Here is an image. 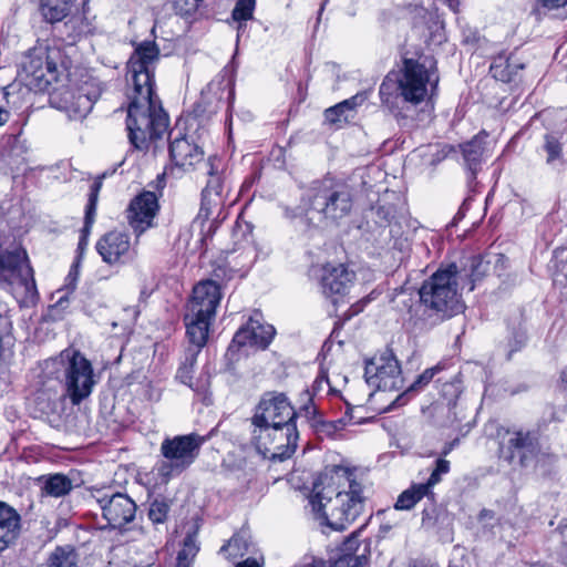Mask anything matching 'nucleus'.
Here are the masks:
<instances>
[{"mask_svg":"<svg viewBox=\"0 0 567 567\" xmlns=\"http://www.w3.org/2000/svg\"><path fill=\"white\" fill-rule=\"evenodd\" d=\"M204 0H175L176 13L182 17H192L197 12Z\"/></svg>","mask_w":567,"mask_h":567,"instance_id":"obj_51","label":"nucleus"},{"mask_svg":"<svg viewBox=\"0 0 567 567\" xmlns=\"http://www.w3.org/2000/svg\"><path fill=\"white\" fill-rule=\"evenodd\" d=\"M210 434L199 435L195 432L166 437L161 444L163 461L156 464V473L162 482L179 476L198 457L202 446Z\"/></svg>","mask_w":567,"mask_h":567,"instance_id":"obj_9","label":"nucleus"},{"mask_svg":"<svg viewBox=\"0 0 567 567\" xmlns=\"http://www.w3.org/2000/svg\"><path fill=\"white\" fill-rule=\"evenodd\" d=\"M230 172L224 159L217 155L207 158V182L200 193V207L196 220L204 224L215 212H220L230 195Z\"/></svg>","mask_w":567,"mask_h":567,"instance_id":"obj_10","label":"nucleus"},{"mask_svg":"<svg viewBox=\"0 0 567 567\" xmlns=\"http://www.w3.org/2000/svg\"><path fill=\"white\" fill-rule=\"evenodd\" d=\"M554 258L556 268L554 284L567 287V249H556Z\"/></svg>","mask_w":567,"mask_h":567,"instance_id":"obj_44","label":"nucleus"},{"mask_svg":"<svg viewBox=\"0 0 567 567\" xmlns=\"http://www.w3.org/2000/svg\"><path fill=\"white\" fill-rule=\"evenodd\" d=\"M226 75H217L215 80L207 84V92H214L216 89L221 90L223 92L227 90V112L230 113L233 109V103L235 100V83L231 79H225Z\"/></svg>","mask_w":567,"mask_h":567,"instance_id":"obj_40","label":"nucleus"},{"mask_svg":"<svg viewBox=\"0 0 567 567\" xmlns=\"http://www.w3.org/2000/svg\"><path fill=\"white\" fill-rule=\"evenodd\" d=\"M172 508V501L164 496H156L150 501L147 508V519L151 523L155 534L162 536L168 532L167 523Z\"/></svg>","mask_w":567,"mask_h":567,"instance_id":"obj_32","label":"nucleus"},{"mask_svg":"<svg viewBox=\"0 0 567 567\" xmlns=\"http://www.w3.org/2000/svg\"><path fill=\"white\" fill-rule=\"evenodd\" d=\"M193 558L177 554L176 567H190Z\"/></svg>","mask_w":567,"mask_h":567,"instance_id":"obj_64","label":"nucleus"},{"mask_svg":"<svg viewBox=\"0 0 567 567\" xmlns=\"http://www.w3.org/2000/svg\"><path fill=\"white\" fill-rule=\"evenodd\" d=\"M460 443L458 439H454L453 441L446 442L441 451V456L445 457L449 455Z\"/></svg>","mask_w":567,"mask_h":567,"instance_id":"obj_63","label":"nucleus"},{"mask_svg":"<svg viewBox=\"0 0 567 567\" xmlns=\"http://www.w3.org/2000/svg\"><path fill=\"white\" fill-rule=\"evenodd\" d=\"M369 94V91L358 92L353 96L327 109L324 111V120L330 124L348 122L355 109L368 100Z\"/></svg>","mask_w":567,"mask_h":567,"instance_id":"obj_31","label":"nucleus"},{"mask_svg":"<svg viewBox=\"0 0 567 567\" xmlns=\"http://www.w3.org/2000/svg\"><path fill=\"white\" fill-rule=\"evenodd\" d=\"M68 303H69V299L66 297H61L54 305H52L50 307V312H51V316L54 318V319H59L61 318L58 312L60 310H64L66 307H68Z\"/></svg>","mask_w":567,"mask_h":567,"instance_id":"obj_59","label":"nucleus"},{"mask_svg":"<svg viewBox=\"0 0 567 567\" xmlns=\"http://www.w3.org/2000/svg\"><path fill=\"white\" fill-rule=\"evenodd\" d=\"M507 433V441L499 443V458L509 465L528 467L536 463L542 452L539 430H517Z\"/></svg>","mask_w":567,"mask_h":567,"instance_id":"obj_12","label":"nucleus"},{"mask_svg":"<svg viewBox=\"0 0 567 567\" xmlns=\"http://www.w3.org/2000/svg\"><path fill=\"white\" fill-rule=\"evenodd\" d=\"M81 264L82 262H80V260H73V262L70 267L69 274L65 277V288L69 291H74V289L76 287V282H78L79 275H80Z\"/></svg>","mask_w":567,"mask_h":567,"instance_id":"obj_55","label":"nucleus"},{"mask_svg":"<svg viewBox=\"0 0 567 567\" xmlns=\"http://www.w3.org/2000/svg\"><path fill=\"white\" fill-rule=\"evenodd\" d=\"M450 470V461L445 460L444 457H439L434 462V468L431 472L429 478L422 484L429 489L430 493H434L433 487L442 481L443 475H446Z\"/></svg>","mask_w":567,"mask_h":567,"instance_id":"obj_43","label":"nucleus"},{"mask_svg":"<svg viewBox=\"0 0 567 567\" xmlns=\"http://www.w3.org/2000/svg\"><path fill=\"white\" fill-rule=\"evenodd\" d=\"M462 391L463 386L460 374L441 384L440 398L430 406L433 416H445L444 421L439 422L440 425H446L456 419L454 409Z\"/></svg>","mask_w":567,"mask_h":567,"instance_id":"obj_24","label":"nucleus"},{"mask_svg":"<svg viewBox=\"0 0 567 567\" xmlns=\"http://www.w3.org/2000/svg\"><path fill=\"white\" fill-rule=\"evenodd\" d=\"M507 343L508 352L506 359L511 360L514 353L522 351L528 342L527 328L522 319L509 322L507 324Z\"/></svg>","mask_w":567,"mask_h":567,"instance_id":"obj_37","label":"nucleus"},{"mask_svg":"<svg viewBox=\"0 0 567 567\" xmlns=\"http://www.w3.org/2000/svg\"><path fill=\"white\" fill-rule=\"evenodd\" d=\"M20 534V514L8 503L0 501V553L13 545Z\"/></svg>","mask_w":567,"mask_h":567,"instance_id":"obj_25","label":"nucleus"},{"mask_svg":"<svg viewBox=\"0 0 567 567\" xmlns=\"http://www.w3.org/2000/svg\"><path fill=\"white\" fill-rule=\"evenodd\" d=\"M444 369V365L437 363L432 368L425 369L415 381L401 394H399L395 400H393L388 406L382 409L380 413H386L394 410L398 406L405 405L412 396L416 393L421 392L434 378L435 374L441 372Z\"/></svg>","mask_w":567,"mask_h":567,"instance_id":"obj_30","label":"nucleus"},{"mask_svg":"<svg viewBox=\"0 0 567 567\" xmlns=\"http://www.w3.org/2000/svg\"><path fill=\"white\" fill-rule=\"evenodd\" d=\"M524 68L525 64L514 54L501 53L493 59L489 73L497 81L511 83Z\"/></svg>","mask_w":567,"mask_h":567,"instance_id":"obj_29","label":"nucleus"},{"mask_svg":"<svg viewBox=\"0 0 567 567\" xmlns=\"http://www.w3.org/2000/svg\"><path fill=\"white\" fill-rule=\"evenodd\" d=\"M89 240L79 238L78 247H76V256L74 260H80L82 262L84 252L87 248Z\"/></svg>","mask_w":567,"mask_h":567,"instance_id":"obj_62","label":"nucleus"},{"mask_svg":"<svg viewBox=\"0 0 567 567\" xmlns=\"http://www.w3.org/2000/svg\"><path fill=\"white\" fill-rule=\"evenodd\" d=\"M422 156L424 159L429 157V165L436 166L447 157V152L444 148H440L439 146H435V151L432 152V146H429L427 151L423 153Z\"/></svg>","mask_w":567,"mask_h":567,"instance_id":"obj_54","label":"nucleus"},{"mask_svg":"<svg viewBox=\"0 0 567 567\" xmlns=\"http://www.w3.org/2000/svg\"><path fill=\"white\" fill-rule=\"evenodd\" d=\"M470 205H471L470 198H465L463 200V203L461 204L458 210L456 212V214L454 215V217L452 218V220L447 225V227H455V226H457V224L465 217L466 213L468 212Z\"/></svg>","mask_w":567,"mask_h":567,"instance_id":"obj_57","label":"nucleus"},{"mask_svg":"<svg viewBox=\"0 0 567 567\" xmlns=\"http://www.w3.org/2000/svg\"><path fill=\"white\" fill-rule=\"evenodd\" d=\"M346 424L344 417L336 421H324L319 416L318 420H315L313 426L318 432L330 435L343 429Z\"/></svg>","mask_w":567,"mask_h":567,"instance_id":"obj_49","label":"nucleus"},{"mask_svg":"<svg viewBox=\"0 0 567 567\" xmlns=\"http://www.w3.org/2000/svg\"><path fill=\"white\" fill-rule=\"evenodd\" d=\"M161 51L154 40L136 44L127 61L126 131L130 144L145 151L151 141L159 140L169 124L167 113L156 94L155 69Z\"/></svg>","mask_w":567,"mask_h":567,"instance_id":"obj_1","label":"nucleus"},{"mask_svg":"<svg viewBox=\"0 0 567 567\" xmlns=\"http://www.w3.org/2000/svg\"><path fill=\"white\" fill-rule=\"evenodd\" d=\"M275 334L276 329L274 326L264 323L255 317H250L235 333L227 349V353L235 352L243 347L266 350L270 346Z\"/></svg>","mask_w":567,"mask_h":567,"instance_id":"obj_19","label":"nucleus"},{"mask_svg":"<svg viewBox=\"0 0 567 567\" xmlns=\"http://www.w3.org/2000/svg\"><path fill=\"white\" fill-rule=\"evenodd\" d=\"M460 274L457 264H442L431 276L424 279L417 290L423 316L431 324H439L465 310L462 293L458 291Z\"/></svg>","mask_w":567,"mask_h":567,"instance_id":"obj_4","label":"nucleus"},{"mask_svg":"<svg viewBox=\"0 0 567 567\" xmlns=\"http://www.w3.org/2000/svg\"><path fill=\"white\" fill-rule=\"evenodd\" d=\"M255 439L262 441L264 445L269 444L272 449V461L289 460L296 452L299 442L297 420L274 423L265 429L257 430Z\"/></svg>","mask_w":567,"mask_h":567,"instance_id":"obj_16","label":"nucleus"},{"mask_svg":"<svg viewBox=\"0 0 567 567\" xmlns=\"http://www.w3.org/2000/svg\"><path fill=\"white\" fill-rule=\"evenodd\" d=\"M297 419L298 412L284 392L268 391L261 395L250 419L255 427L252 433L256 434L257 430L268 427L274 423Z\"/></svg>","mask_w":567,"mask_h":567,"instance_id":"obj_14","label":"nucleus"},{"mask_svg":"<svg viewBox=\"0 0 567 567\" xmlns=\"http://www.w3.org/2000/svg\"><path fill=\"white\" fill-rule=\"evenodd\" d=\"M41 484V492L45 496L60 498L73 489L72 480L62 473L41 475L37 478Z\"/></svg>","mask_w":567,"mask_h":567,"instance_id":"obj_34","label":"nucleus"},{"mask_svg":"<svg viewBox=\"0 0 567 567\" xmlns=\"http://www.w3.org/2000/svg\"><path fill=\"white\" fill-rule=\"evenodd\" d=\"M424 497L433 501L435 493H430L422 483H413L398 496L394 508L396 511H410Z\"/></svg>","mask_w":567,"mask_h":567,"instance_id":"obj_36","label":"nucleus"},{"mask_svg":"<svg viewBox=\"0 0 567 567\" xmlns=\"http://www.w3.org/2000/svg\"><path fill=\"white\" fill-rule=\"evenodd\" d=\"M264 565V557H260V559L248 557L245 560L236 563L235 567H262Z\"/></svg>","mask_w":567,"mask_h":567,"instance_id":"obj_61","label":"nucleus"},{"mask_svg":"<svg viewBox=\"0 0 567 567\" xmlns=\"http://www.w3.org/2000/svg\"><path fill=\"white\" fill-rule=\"evenodd\" d=\"M306 393L308 395H310L308 390L306 391ZM300 410L305 411L306 416L311 419L313 422H315V420H318L317 419V416H318V409L315 405L313 400H312L311 396H309L308 402L306 404H303Z\"/></svg>","mask_w":567,"mask_h":567,"instance_id":"obj_58","label":"nucleus"},{"mask_svg":"<svg viewBox=\"0 0 567 567\" xmlns=\"http://www.w3.org/2000/svg\"><path fill=\"white\" fill-rule=\"evenodd\" d=\"M138 238L132 244L131 236L121 230H110L95 243V250L102 261L110 267H123L133 264L138 256Z\"/></svg>","mask_w":567,"mask_h":567,"instance_id":"obj_15","label":"nucleus"},{"mask_svg":"<svg viewBox=\"0 0 567 567\" xmlns=\"http://www.w3.org/2000/svg\"><path fill=\"white\" fill-rule=\"evenodd\" d=\"M332 472L341 475L349 484L348 491H338L331 481L333 476L321 474L313 483L309 504L317 518L322 519L333 530L347 529L363 512L365 498L362 485L352 478L353 473L344 467L334 466Z\"/></svg>","mask_w":567,"mask_h":567,"instance_id":"obj_3","label":"nucleus"},{"mask_svg":"<svg viewBox=\"0 0 567 567\" xmlns=\"http://www.w3.org/2000/svg\"><path fill=\"white\" fill-rule=\"evenodd\" d=\"M198 550H199V546L196 540V532H193V533L186 534V536L184 537V540H183V547L177 554H181L183 556L190 557L194 559V557L197 555Z\"/></svg>","mask_w":567,"mask_h":567,"instance_id":"obj_53","label":"nucleus"},{"mask_svg":"<svg viewBox=\"0 0 567 567\" xmlns=\"http://www.w3.org/2000/svg\"><path fill=\"white\" fill-rule=\"evenodd\" d=\"M370 542L364 540L362 551L351 556L350 558H338L334 567H364L368 564L365 553L368 551Z\"/></svg>","mask_w":567,"mask_h":567,"instance_id":"obj_46","label":"nucleus"},{"mask_svg":"<svg viewBox=\"0 0 567 567\" xmlns=\"http://www.w3.org/2000/svg\"><path fill=\"white\" fill-rule=\"evenodd\" d=\"M250 265L241 266L239 269L230 267L227 262L218 264L213 269V276L221 281H228L234 278L235 274L241 271L240 277H244L249 270Z\"/></svg>","mask_w":567,"mask_h":567,"instance_id":"obj_47","label":"nucleus"},{"mask_svg":"<svg viewBox=\"0 0 567 567\" xmlns=\"http://www.w3.org/2000/svg\"><path fill=\"white\" fill-rule=\"evenodd\" d=\"M351 272L343 264H326L321 267L319 287L324 298L329 299L334 306L349 292L353 281Z\"/></svg>","mask_w":567,"mask_h":567,"instance_id":"obj_18","label":"nucleus"},{"mask_svg":"<svg viewBox=\"0 0 567 567\" xmlns=\"http://www.w3.org/2000/svg\"><path fill=\"white\" fill-rule=\"evenodd\" d=\"M45 567H79V553L72 545H59L48 555Z\"/></svg>","mask_w":567,"mask_h":567,"instance_id":"obj_38","label":"nucleus"},{"mask_svg":"<svg viewBox=\"0 0 567 567\" xmlns=\"http://www.w3.org/2000/svg\"><path fill=\"white\" fill-rule=\"evenodd\" d=\"M101 92H85L84 87H80L71 94L72 101L66 105V110H72L79 116H85L93 107L94 102L99 99Z\"/></svg>","mask_w":567,"mask_h":567,"instance_id":"obj_39","label":"nucleus"},{"mask_svg":"<svg viewBox=\"0 0 567 567\" xmlns=\"http://www.w3.org/2000/svg\"><path fill=\"white\" fill-rule=\"evenodd\" d=\"M256 8V0H237L231 11V18L234 21L239 22V29H241V22H246L254 17Z\"/></svg>","mask_w":567,"mask_h":567,"instance_id":"obj_42","label":"nucleus"},{"mask_svg":"<svg viewBox=\"0 0 567 567\" xmlns=\"http://www.w3.org/2000/svg\"><path fill=\"white\" fill-rule=\"evenodd\" d=\"M544 148L547 153V163H553L561 157L563 146L556 135H545Z\"/></svg>","mask_w":567,"mask_h":567,"instance_id":"obj_48","label":"nucleus"},{"mask_svg":"<svg viewBox=\"0 0 567 567\" xmlns=\"http://www.w3.org/2000/svg\"><path fill=\"white\" fill-rule=\"evenodd\" d=\"M76 0H38V11L49 25L50 35L60 45H74L83 37L94 32L93 20L87 17V2L83 1L82 11L72 13Z\"/></svg>","mask_w":567,"mask_h":567,"instance_id":"obj_6","label":"nucleus"},{"mask_svg":"<svg viewBox=\"0 0 567 567\" xmlns=\"http://www.w3.org/2000/svg\"><path fill=\"white\" fill-rule=\"evenodd\" d=\"M371 212L375 215L374 223L380 227H385L391 224L396 214V208L391 203L378 202L371 207Z\"/></svg>","mask_w":567,"mask_h":567,"instance_id":"obj_41","label":"nucleus"},{"mask_svg":"<svg viewBox=\"0 0 567 567\" xmlns=\"http://www.w3.org/2000/svg\"><path fill=\"white\" fill-rule=\"evenodd\" d=\"M214 318L206 316H198V313L190 312L184 316L186 326V336L190 343L189 347L203 349L208 340L209 327Z\"/></svg>","mask_w":567,"mask_h":567,"instance_id":"obj_28","label":"nucleus"},{"mask_svg":"<svg viewBox=\"0 0 567 567\" xmlns=\"http://www.w3.org/2000/svg\"><path fill=\"white\" fill-rule=\"evenodd\" d=\"M158 210V198L151 190H143L130 202L126 219L136 238L156 226L155 217Z\"/></svg>","mask_w":567,"mask_h":567,"instance_id":"obj_17","label":"nucleus"},{"mask_svg":"<svg viewBox=\"0 0 567 567\" xmlns=\"http://www.w3.org/2000/svg\"><path fill=\"white\" fill-rule=\"evenodd\" d=\"M193 372H184V379H181L183 383L187 384L190 389H193L194 391L196 392H200V393H206L207 391V386L209 384V380L208 378L206 379H198L196 381V383H192V379H193V375H192Z\"/></svg>","mask_w":567,"mask_h":567,"instance_id":"obj_56","label":"nucleus"},{"mask_svg":"<svg viewBox=\"0 0 567 567\" xmlns=\"http://www.w3.org/2000/svg\"><path fill=\"white\" fill-rule=\"evenodd\" d=\"M90 498L99 505L110 529L126 530V525L135 519L137 505L126 493L91 488Z\"/></svg>","mask_w":567,"mask_h":567,"instance_id":"obj_11","label":"nucleus"},{"mask_svg":"<svg viewBox=\"0 0 567 567\" xmlns=\"http://www.w3.org/2000/svg\"><path fill=\"white\" fill-rule=\"evenodd\" d=\"M254 551L255 543L250 528L247 525H244L239 530L235 532L231 538L219 549V553L224 554L230 560L244 557Z\"/></svg>","mask_w":567,"mask_h":567,"instance_id":"obj_27","label":"nucleus"},{"mask_svg":"<svg viewBox=\"0 0 567 567\" xmlns=\"http://www.w3.org/2000/svg\"><path fill=\"white\" fill-rule=\"evenodd\" d=\"M168 136V154L176 167L189 169L204 159L203 147L178 127L172 130Z\"/></svg>","mask_w":567,"mask_h":567,"instance_id":"obj_21","label":"nucleus"},{"mask_svg":"<svg viewBox=\"0 0 567 567\" xmlns=\"http://www.w3.org/2000/svg\"><path fill=\"white\" fill-rule=\"evenodd\" d=\"M365 526L363 524L360 529L353 532L342 544L340 548V556L338 558H350L351 556L360 553L361 547L363 548L364 542L359 540L361 529Z\"/></svg>","mask_w":567,"mask_h":567,"instance_id":"obj_45","label":"nucleus"},{"mask_svg":"<svg viewBox=\"0 0 567 567\" xmlns=\"http://www.w3.org/2000/svg\"><path fill=\"white\" fill-rule=\"evenodd\" d=\"M220 300L221 289L216 280H202L193 289L189 311L198 313V316L215 318Z\"/></svg>","mask_w":567,"mask_h":567,"instance_id":"obj_22","label":"nucleus"},{"mask_svg":"<svg viewBox=\"0 0 567 567\" xmlns=\"http://www.w3.org/2000/svg\"><path fill=\"white\" fill-rule=\"evenodd\" d=\"M488 262H484L481 256H470L462 266L457 265V272L460 274L461 289L467 288L473 291L477 281H480L488 271Z\"/></svg>","mask_w":567,"mask_h":567,"instance_id":"obj_26","label":"nucleus"},{"mask_svg":"<svg viewBox=\"0 0 567 567\" xmlns=\"http://www.w3.org/2000/svg\"><path fill=\"white\" fill-rule=\"evenodd\" d=\"M301 203L309 226H336L350 215L353 206L349 186L331 177L313 181Z\"/></svg>","mask_w":567,"mask_h":567,"instance_id":"obj_5","label":"nucleus"},{"mask_svg":"<svg viewBox=\"0 0 567 567\" xmlns=\"http://www.w3.org/2000/svg\"><path fill=\"white\" fill-rule=\"evenodd\" d=\"M450 525V517L446 512L439 508L434 499L422 511L421 527L425 532L441 535L444 526Z\"/></svg>","mask_w":567,"mask_h":567,"instance_id":"obj_35","label":"nucleus"},{"mask_svg":"<svg viewBox=\"0 0 567 567\" xmlns=\"http://www.w3.org/2000/svg\"><path fill=\"white\" fill-rule=\"evenodd\" d=\"M285 215L286 217L290 218V219H293V218H301L306 221V216H305V210H303V205L302 203L300 202V205L296 208H286L285 209Z\"/></svg>","mask_w":567,"mask_h":567,"instance_id":"obj_60","label":"nucleus"},{"mask_svg":"<svg viewBox=\"0 0 567 567\" xmlns=\"http://www.w3.org/2000/svg\"><path fill=\"white\" fill-rule=\"evenodd\" d=\"M567 6V0H535L533 12L535 14L547 13Z\"/></svg>","mask_w":567,"mask_h":567,"instance_id":"obj_52","label":"nucleus"},{"mask_svg":"<svg viewBox=\"0 0 567 567\" xmlns=\"http://www.w3.org/2000/svg\"><path fill=\"white\" fill-rule=\"evenodd\" d=\"M200 351H202V349L194 348V347H188L186 349L185 360H184L183 364L179 367V369L177 371V374H178L179 379H184V372H187V373L188 372H193L194 367H195L196 361H197V357H198Z\"/></svg>","mask_w":567,"mask_h":567,"instance_id":"obj_50","label":"nucleus"},{"mask_svg":"<svg viewBox=\"0 0 567 567\" xmlns=\"http://www.w3.org/2000/svg\"><path fill=\"white\" fill-rule=\"evenodd\" d=\"M70 61L59 47H34L28 51L21 63L28 85L45 91L62 76H68Z\"/></svg>","mask_w":567,"mask_h":567,"instance_id":"obj_8","label":"nucleus"},{"mask_svg":"<svg viewBox=\"0 0 567 567\" xmlns=\"http://www.w3.org/2000/svg\"><path fill=\"white\" fill-rule=\"evenodd\" d=\"M47 369L55 375L64 389V395L79 405L93 391L95 384L92 363L75 348H66L59 357L47 361Z\"/></svg>","mask_w":567,"mask_h":567,"instance_id":"obj_7","label":"nucleus"},{"mask_svg":"<svg viewBox=\"0 0 567 567\" xmlns=\"http://www.w3.org/2000/svg\"><path fill=\"white\" fill-rule=\"evenodd\" d=\"M427 59L421 62L419 59L402 56L401 63L390 70L379 86L380 106L392 115L399 126L405 127L412 121L413 110L422 104L431 93L437 89L439 78L432 81L436 71V61Z\"/></svg>","mask_w":567,"mask_h":567,"instance_id":"obj_2","label":"nucleus"},{"mask_svg":"<svg viewBox=\"0 0 567 567\" xmlns=\"http://www.w3.org/2000/svg\"><path fill=\"white\" fill-rule=\"evenodd\" d=\"M22 127L7 134L0 140V171H19L25 163L27 141L21 138Z\"/></svg>","mask_w":567,"mask_h":567,"instance_id":"obj_23","label":"nucleus"},{"mask_svg":"<svg viewBox=\"0 0 567 567\" xmlns=\"http://www.w3.org/2000/svg\"><path fill=\"white\" fill-rule=\"evenodd\" d=\"M364 378L379 391H396L403 386L401 364L390 347L365 360Z\"/></svg>","mask_w":567,"mask_h":567,"instance_id":"obj_13","label":"nucleus"},{"mask_svg":"<svg viewBox=\"0 0 567 567\" xmlns=\"http://www.w3.org/2000/svg\"><path fill=\"white\" fill-rule=\"evenodd\" d=\"M488 136L489 134L486 130H481L471 140L458 144L463 164L466 169L467 187L470 190H474L477 184V174L482 171V165L488 157Z\"/></svg>","mask_w":567,"mask_h":567,"instance_id":"obj_20","label":"nucleus"},{"mask_svg":"<svg viewBox=\"0 0 567 567\" xmlns=\"http://www.w3.org/2000/svg\"><path fill=\"white\" fill-rule=\"evenodd\" d=\"M106 176H107V173H103V174L96 176L90 186V192L87 195V203L85 205V212H84V221H83V226L80 230L79 238L89 240V237H90L91 230H92V226L95 221L99 195H100V192H101V188L103 185V179Z\"/></svg>","mask_w":567,"mask_h":567,"instance_id":"obj_33","label":"nucleus"}]
</instances>
